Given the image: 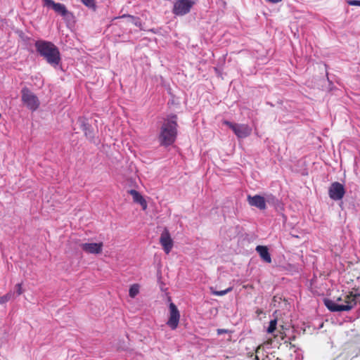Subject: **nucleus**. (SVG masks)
Wrapping results in <instances>:
<instances>
[{
  "instance_id": "1",
  "label": "nucleus",
  "mask_w": 360,
  "mask_h": 360,
  "mask_svg": "<svg viewBox=\"0 0 360 360\" xmlns=\"http://www.w3.org/2000/svg\"><path fill=\"white\" fill-rule=\"evenodd\" d=\"M357 303H360V293L351 292L349 294H342L339 297H334L333 299L326 298L324 300L326 307L330 311H349Z\"/></svg>"
},
{
  "instance_id": "2",
  "label": "nucleus",
  "mask_w": 360,
  "mask_h": 360,
  "mask_svg": "<svg viewBox=\"0 0 360 360\" xmlns=\"http://www.w3.org/2000/svg\"><path fill=\"white\" fill-rule=\"evenodd\" d=\"M177 116L170 115L165 119L160 129V143L162 146H170L176 140L177 135Z\"/></svg>"
},
{
  "instance_id": "3",
  "label": "nucleus",
  "mask_w": 360,
  "mask_h": 360,
  "mask_svg": "<svg viewBox=\"0 0 360 360\" xmlns=\"http://www.w3.org/2000/svg\"><path fill=\"white\" fill-rule=\"evenodd\" d=\"M37 51L42 56L46 62L56 66L60 62V53L58 48L52 42L39 40L35 42Z\"/></svg>"
},
{
  "instance_id": "4",
  "label": "nucleus",
  "mask_w": 360,
  "mask_h": 360,
  "mask_svg": "<svg viewBox=\"0 0 360 360\" xmlns=\"http://www.w3.org/2000/svg\"><path fill=\"white\" fill-rule=\"evenodd\" d=\"M21 101L23 105L32 111L37 110L40 105L38 97L26 86L21 90Z\"/></svg>"
},
{
  "instance_id": "5",
  "label": "nucleus",
  "mask_w": 360,
  "mask_h": 360,
  "mask_svg": "<svg viewBox=\"0 0 360 360\" xmlns=\"http://www.w3.org/2000/svg\"><path fill=\"white\" fill-rule=\"evenodd\" d=\"M223 124L231 129L238 139L246 138L252 133V128L248 124L232 123L227 120L223 121Z\"/></svg>"
},
{
  "instance_id": "6",
  "label": "nucleus",
  "mask_w": 360,
  "mask_h": 360,
  "mask_svg": "<svg viewBox=\"0 0 360 360\" xmlns=\"http://www.w3.org/2000/svg\"><path fill=\"white\" fill-rule=\"evenodd\" d=\"M42 1L45 6L51 7L56 13L60 15L65 19L69 20L73 18V13L69 11L64 4L56 3L53 0H42Z\"/></svg>"
},
{
  "instance_id": "7",
  "label": "nucleus",
  "mask_w": 360,
  "mask_h": 360,
  "mask_svg": "<svg viewBox=\"0 0 360 360\" xmlns=\"http://www.w3.org/2000/svg\"><path fill=\"white\" fill-rule=\"evenodd\" d=\"M194 4L193 0H176L172 12L176 15H184L190 12Z\"/></svg>"
},
{
  "instance_id": "8",
  "label": "nucleus",
  "mask_w": 360,
  "mask_h": 360,
  "mask_svg": "<svg viewBox=\"0 0 360 360\" xmlns=\"http://www.w3.org/2000/svg\"><path fill=\"white\" fill-rule=\"evenodd\" d=\"M169 316L167 325L172 330H175L179 325L180 319V313L176 306L171 302L169 305Z\"/></svg>"
},
{
  "instance_id": "9",
  "label": "nucleus",
  "mask_w": 360,
  "mask_h": 360,
  "mask_svg": "<svg viewBox=\"0 0 360 360\" xmlns=\"http://www.w3.org/2000/svg\"><path fill=\"white\" fill-rule=\"evenodd\" d=\"M160 243L166 254H169L173 248L174 241L171 237L169 230L167 228L163 230L160 235Z\"/></svg>"
},
{
  "instance_id": "10",
  "label": "nucleus",
  "mask_w": 360,
  "mask_h": 360,
  "mask_svg": "<svg viewBox=\"0 0 360 360\" xmlns=\"http://www.w3.org/2000/svg\"><path fill=\"white\" fill-rule=\"evenodd\" d=\"M329 196L335 200H341L345 193V188L339 182H334L331 184L328 191Z\"/></svg>"
},
{
  "instance_id": "11",
  "label": "nucleus",
  "mask_w": 360,
  "mask_h": 360,
  "mask_svg": "<svg viewBox=\"0 0 360 360\" xmlns=\"http://www.w3.org/2000/svg\"><path fill=\"white\" fill-rule=\"evenodd\" d=\"M82 250L88 254L98 255L103 251V243H85L80 244Z\"/></svg>"
},
{
  "instance_id": "12",
  "label": "nucleus",
  "mask_w": 360,
  "mask_h": 360,
  "mask_svg": "<svg viewBox=\"0 0 360 360\" xmlns=\"http://www.w3.org/2000/svg\"><path fill=\"white\" fill-rule=\"evenodd\" d=\"M248 201L251 206L256 207L259 210H263L266 207L264 198L259 195H255L254 196L248 195Z\"/></svg>"
},
{
  "instance_id": "13",
  "label": "nucleus",
  "mask_w": 360,
  "mask_h": 360,
  "mask_svg": "<svg viewBox=\"0 0 360 360\" xmlns=\"http://www.w3.org/2000/svg\"><path fill=\"white\" fill-rule=\"evenodd\" d=\"M128 193L132 196L133 201L139 204L141 206L143 210H146L147 209V202L139 192L134 189H131L128 191Z\"/></svg>"
},
{
  "instance_id": "14",
  "label": "nucleus",
  "mask_w": 360,
  "mask_h": 360,
  "mask_svg": "<svg viewBox=\"0 0 360 360\" xmlns=\"http://www.w3.org/2000/svg\"><path fill=\"white\" fill-rule=\"evenodd\" d=\"M256 251L258 252L263 261L266 263L271 262V257L266 246L257 245L256 247Z\"/></svg>"
},
{
  "instance_id": "15",
  "label": "nucleus",
  "mask_w": 360,
  "mask_h": 360,
  "mask_svg": "<svg viewBox=\"0 0 360 360\" xmlns=\"http://www.w3.org/2000/svg\"><path fill=\"white\" fill-rule=\"evenodd\" d=\"M139 292V284H133L131 285L129 295L131 298H134Z\"/></svg>"
},
{
  "instance_id": "16",
  "label": "nucleus",
  "mask_w": 360,
  "mask_h": 360,
  "mask_svg": "<svg viewBox=\"0 0 360 360\" xmlns=\"http://www.w3.org/2000/svg\"><path fill=\"white\" fill-rule=\"evenodd\" d=\"M14 298V293L12 291H9L8 293L4 295V296H0V304H4L9 300Z\"/></svg>"
},
{
  "instance_id": "17",
  "label": "nucleus",
  "mask_w": 360,
  "mask_h": 360,
  "mask_svg": "<svg viewBox=\"0 0 360 360\" xmlns=\"http://www.w3.org/2000/svg\"><path fill=\"white\" fill-rule=\"evenodd\" d=\"M276 325H277V320L276 319L271 320L269 322V326L267 328V333H274L276 328Z\"/></svg>"
},
{
  "instance_id": "18",
  "label": "nucleus",
  "mask_w": 360,
  "mask_h": 360,
  "mask_svg": "<svg viewBox=\"0 0 360 360\" xmlns=\"http://www.w3.org/2000/svg\"><path fill=\"white\" fill-rule=\"evenodd\" d=\"M82 129L84 132V134L86 136H90L91 134V130H90V125L85 122H82Z\"/></svg>"
},
{
  "instance_id": "19",
  "label": "nucleus",
  "mask_w": 360,
  "mask_h": 360,
  "mask_svg": "<svg viewBox=\"0 0 360 360\" xmlns=\"http://www.w3.org/2000/svg\"><path fill=\"white\" fill-rule=\"evenodd\" d=\"M232 290V288H229L224 290H220V291H214L212 292L213 295H217V296H223L228 293L229 292H231Z\"/></svg>"
},
{
  "instance_id": "20",
  "label": "nucleus",
  "mask_w": 360,
  "mask_h": 360,
  "mask_svg": "<svg viewBox=\"0 0 360 360\" xmlns=\"http://www.w3.org/2000/svg\"><path fill=\"white\" fill-rule=\"evenodd\" d=\"M81 1L88 7L91 8L95 6L94 0H81Z\"/></svg>"
},
{
  "instance_id": "21",
  "label": "nucleus",
  "mask_w": 360,
  "mask_h": 360,
  "mask_svg": "<svg viewBox=\"0 0 360 360\" xmlns=\"http://www.w3.org/2000/svg\"><path fill=\"white\" fill-rule=\"evenodd\" d=\"M15 288L16 289V292H17L18 295H20L21 294H22L23 290H22V283L16 284Z\"/></svg>"
},
{
  "instance_id": "22",
  "label": "nucleus",
  "mask_w": 360,
  "mask_h": 360,
  "mask_svg": "<svg viewBox=\"0 0 360 360\" xmlns=\"http://www.w3.org/2000/svg\"><path fill=\"white\" fill-rule=\"evenodd\" d=\"M347 4L350 6H360V1L359 0H349Z\"/></svg>"
},
{
  "instance_id": "23",
  "label": "nucleus",
  "mask_w": 360,
  "mask_h": 360,
  "mask_svg": "<svg viewBox=\"0 0 360 360\" xmlns=\"http://www.w3.org/2000/svg\"><path fill=\"white\" fill-rule=\"evenodd\" d=\"M229 333V330L227 329L219 328L217 330V333L219 335H222L224 333Z\"/></svg>"
},
{
  "instance_id": "24",
  "label": "nucleus",
  "mask_w": 360,
  "mask_h": 360,
  "mask_svg": "<svg viewBox=\"0 0 360 360\" xmlns=\"http://www.w3.org/2000/svg\"><path fill=\"white\" fill-rule=\"evenodd\" d=\"M267 1L269 2L276 4V3H278V2L281 1L282 0H267Z\"/></svg>"
},
{
  "instance_id": "25",
  "label": "nucleus",
  "mask_w": 360,
  "mask_h": 360,
  "mask_svg": "<svg viewBox=\"0 0 360 360\" xmlns=\"http://www.w3.org/2000/svg\"><path fill=\"white\" fill-rule=\"evenodd\" d=\"M333 360H342V355L338 356V357H336Z\"/></svg>"
},
{
  "instance_id": "26",
  "label": "nucleus",
  "mask_w": 360,
  "mask_h": 360,
  "mask_svg": "<svg viewBox=\"0 0 360 360\" xmlns=\"http://www.w3.org/2000/svg\"><path fill=\"white\" fill-rule=\"evenodd\" d=\"M259 349V347H258L257 348V349H256V352H257Z\"/></svg>"
}]
</instances>
